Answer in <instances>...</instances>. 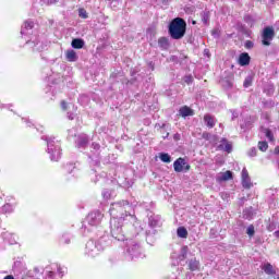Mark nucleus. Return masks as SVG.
<instances>
[{
  "label": "nucleus",
  "instance_id": "nucleus-1",
  "mask_svg": "<svg viewBox=\"0 0 279 279\" xmlns=\"http://www.w3.org/2000/svg\"><path fill=\"white\" fill-rule=\"evenodd\" d=\"M125 206H130L128 201H122L120 203H113L109 210L111 215V234L118 239V234H121V227L123 226V219L128 217L125 211Z\"/></svg>",
  "mask_w": 279,
  "mask_h": 279
},
{
  "label": "nucleus",
  "instance_id": "nucleus-2",
  "mask_svg": "<svg viewBox=\"0 0 279 279\" xmlns=\"http://www.w3.org/2000/svg\"><path fill=\"white\" fill-rule=\"evenodd\" d=\"M169 34L174 40H180V38H184V35L186 34V22H184V20L180 17L174 19L170 23Z\"/></svg>",
  "mask_w": 279,
  "mask_h": 279
},
{
  "label": "nucleus",
  "instance_id": "nucleus-3",
  "mask_svg": "<svg viewBox=\"0 0 279 279\" xmlns=\"http://www.w3.org/2000/svg\"><path fill=\"white\" fill-rule=\"evenodd\" d=\"M274 36H276V32L274 31V27L267 26L266 28H264L263 35H262L263 45H265V47H269V45H271V41L274 40Z\"/></svg>",
  "mask_w": 279,
  "mask_h": 279
},
{
  "label": "nucleus",
  "instance_id": "nucleus-4",
  "mask_svg": "<svg viewBox=\"0 0 279 279\" xmlns=\"http://www.w3.org/2000/svg\"><path fill=\"white\" fill-rule=\"evenodd\" d=\"M48 154H50L51 160L58 162L60 160V145L56 144L54 142H48Z\"/></svg>",
  "mask_w": 279,
  "mask_h": 279
},
{
  "label": "nucleus",
  "instance_id": "nucleus-5",
  "mask_svg": "<svg viewBox=\"0 0 279 279\" xmlns=\"http://www.w3.org/2000/svg\"><path fill=\"white\" fill-rule=\"evenodd\" d=\"M173 169L177 173H182L183 171H190L191 166L181 157L173 162Z\"/></svg>",
  "mask_w": 279,
  "mask_h": 279
},
{
  "label": "nucleus",
  "instance_id": "nucleus-6",
  "mask_svg": "<svg viewBox=\"0 0 279 279\" xmlns=\"http://www.w3.org/2000/svg\"><path fill=\"white\" fill-rule=\"evenodd\" d=\"M241 180L243 189H252V186H254L252 179L250 178V172H247V169L245 168L242 170Z\"/></svg>",
  "mask_w": 279,
  "mask_h": 279
},
{
  "label": "nucleus",
  "instance_id": "nucleus-7",
  "mask_svg": "<svg viewBox=\"0 0 279 279\" xmlns=\"http://www.w3.org/2000/svg\"><path fill=\"white\" fill-rule=\"evenodd\" d=\"M104 216L99 211H94L87 216V221L89 226H98L101 222Z\"/></svg>",
  "mask_w": 279,
  "mask_h": 279
},
{
  "label": "nucleus",
  "instance_id": "nucleus-8",
  "mask_svg": "<svg viewBox=\"0 0 279 279\" xmlns=\"http://www.w3.org/2000/svg\"><path fill=\"white\" fill-rule=\"evenodd\" d=\"M228 180H232V171L227 170L226 172L218 173L217 182H228Z\"/></svg>",
  "mask_w": 279,
  "mask_h": 279
},
{
  "label": "nucleus",
  "instance_id": "nucleus-9",
  "mask_svg": "<svg viewBox=\"0 0 279 279\" xmlns=\"http://www.w3.org/2000/svg\"><path fill=\"white\" fill-rule=\"evenodd\" d=\"M250 60H251V58H250L248 53H246V52L241 53L239 57L240 66H247V64H250Z\"/></svg>",
  "mask_w": 279,
  "mask_h": 279
},
{
  "label": "nucleus",
  "instance_id": "nucleus-10",
  "mask_svg": "<svg viewBox=\"0 0 279 279\" xmlns=\"http://www.w3.org/2000/svg\"><path fill=\"white\" fill-rule=\"evenodd\" d=\"M218 149H222L223 151H232V144H230L227 140H221L220 144L218 145Z\"/></svg>",
  "mask_w": 279,
  "mask_h": 279
},
{
  "label": "nucleus",
  "instance_id": "nucleus-11",
  "mask_svg": "<svg viewBox=\"0 0 279 279\" xmlns=\"http://www.w3.org/2000/svg\"><path fill=\"white\" fill-rule=\"evenodd\" d=\"M65 58L68 62H77V53L75 50H66Z\"/></svg>",
  "mask_w": 279,
  "mask_h": 279
},
{
  "label": "nucleus",
  "instance_id": "nucleus-12",
  "mask_svg": "<svg viewBox=\"0 0 279 279\" xmlns=\"http://www.w3.org/2000/svg\"><path fill=\"white\" fill-rule=\"evenodd\" d=\"M86 251L89 256H95L97 254V246L95 245V242H88L86 244Z\"/></svg>",
  "mask_w": 279,
  "mask_h": 279
},
{
  "label": "nucleus",
  "instance_id": "nucleus-13",
  "mask_svg": "<svg viewBox=\"0 0 279 279\" xmlns=\"http://www.w3.org/2000/svg\"><path fill=\"white\" fill-rule=\"evenodd\" d=\"M204 123H205V125H207V128H213L217 123V121L215 120V118L213 116L205 114Z\"/></svg>",
  "mask_w": 279,
  "mask_h": 279
},
{
  "label": "nucleus",
  "instance_id": "nucleus-14",
  "mask_svg": "<svg viewBox=\"0 0 279 279\" xmlns=\"http://www.w3.org/2000/svg\"><path fill=\"white\" fill-rule=\"evenodd\" d=\"M262 269L268 276H274L276 274V270L274 269V266L271 264H269V263L264 264Z\"/></svg>",
  "mask_w": 279,
  "mask_h": 279
},
{
  "label": "nucleus",
  "instance_id": "nucleus-15",
  "mask_svg": "<svg viewBox=\"0 0 279 279\" xmlns=\"http://www.w3.org/2000/svg\"><path fill=\"white\" fill-rule=\"evenodd\" d=\"M179 114H181L183 117V119H185V117H193L194 112L191 108L189 107H182L179 110Z\"/></svg>",
  "mask_w": 279,
  "mask_h": 279
},
{
  "label": "nucleus",
  "instance_id": "nucleus-16",
  "mask_svg": "<svg viewBox=\"0 0 279 279\" xmlns=\"http://www.w3.org/2000/svg\"><path fill=\"white\" fill-rule=\"evenodd\" d=\"M179 239H186L189 236V231L184 227H179L177 230Z\"/></svg>",
  "mask_w": 279,
  "mask_h": 279
},
{
  "label": "nucleus",
  "instance_id": "nucleus-17",
  "mask_svg": "<svg viewBox=\"0 0 279 279\" xmlns=\"http://www.w3.org/2000/svg\"><path fill=\"white\" fill-rule=\"evenodd\" d=\"M73 49H82L84 47V39L76 38L72 40Z\"/></svg>",
  "mask_w": 279,
  "mask_h": 279
},
{
  "label": "nucleus",
  "instance_id": "nucleus-18",
  "mask_svg": "<svg viewBox=\"0 0 279 279\" xmlns=\"http://www.w3.org/2000/svg\"><path fill=\"white\" fill-rule=\"evenodd\" d=\"M159 159L161 160V162H171V155L167 154V153H160L159 154Z\"/></svg>",
  "mask_w": 279,
  "mask_h": 279
},
{
  "label": "nucleus",
  "instance_id": "nucleus-19",
  "mask_svg": "<svg viewBox=\"0 0 279 279\" xmlns=\"http://www.w3.org/2000/svg\"><path fill=\"white\" fill-rule=\"evenodd\" d=\"M158 45L161 49H167L169 47V40L165 37L158 39Z\"/></svg>",
  "mask_w": 279,
  "mask_h": 279
},
{
  "label": "nucleus",
  "instance_id": "nucleus-20",
  "mask_svg": "<svg viewBox=\"0 0 279 279\" xmlns=\"http://www.w3.org/2000/svg\"><path fill=\"white\" fill-rule=\"evenodd\" d=\"M189 266L192 271H197V269H199V262H197L196 259H192L190 260Z\"/></svg>",
  "mask_w": 279,
  "mask_h": 279
},
{
  "label": "nucleus",
  "instance_id": "nucleus-21",
  "mask_svg": "<svg viewBox=\"0 0 279 279\" xmlns=\"http://www.w3.org/2000/svg\"><path fill=\"white\" fill-rule=\"evenodd\" d=\"M269 148V145L267 144V142H259L258 143V149L260 150V151H265L266 149H268Z\"/></svg>",
  "mask_w": 279,
  "mask_h": 279
},
{
  "label": "nucleus",
  "instance_id": "nucleus-22",
  "mask_svg": "<svg viewBox=\"0 0 279 279\" xmlns=\"http://www.w3.org/2000/svg\"><path fill=\"white\" fill-rule=\"evenodd\" d=\"M78 15L81 16V19H88V13H86V10L84 9H80Z\"/></svg>",
  "mask_w": 279,
  "mask_h": 279
},
{
  "label": "nucleus",
  "instance_id": "nucleus-23",
  "mask_svg": "<svg viewBox=\"0 0 279 279\" xmlns=\"http://www.w3.org/2000/svg\"><path fill=\"white\" fill-rule=\"evenodd\" d=\"M246 233L248 234V236H254V226H250L246 229Z\"/></svg>",
  "mask_w": 279,
  "mask_h": 279
},
{
  "label": "nucleus",
  "instance_id": "nucleus-24",
  "mask_svg": "<svg viewBox=\"0 0 279 279\" xmlns=\"http://www.w3.org/2000/svg\"><path fill=\"white\" fill-rule=\"evenodd\" d=\"M250 86H252V78L247 77L244 81V87L250 88Z\"/></svg>",
  "mask_w": 279,
  "mask_h": 279
},
{
  "label": "nucleus",
  "instance_id": "nucleus-25",
  "mask_svg": "<svg viewBox=\"0 0 279 279\" xmlns=\"http://www.w3.org/2000/svg\"><path fill=\"white\" fill-rule=\"evenodd\" d=\"M34 27V22H25L24 23V28L25 29H32Z\"/></svg>",
  "mask_w": 279,
  "mask_h": 279
},
{
  "label": "nucleus",
  "instance_id": "nucleus-26",
  "mask_svg": "<svg viewBox=\"0 0 279 279\" xmlns=\"http://www.w3.org/2000/svg\"><path fill=\"white\" fill-rule=\"evenodd\" d=\"M265 134L269 141H274V134L271 133V131L266 130Z\"/></svg>",
  "mask_w": 279,
  "mask_h": 279
},
{
  "label": "nucleus",
  "instance_id": "nucleus-27",
  "mask_svg": "<svg viewBox=\"0 0 279 279\" xmlns=\"http://www.w3.org/2000/svg\"><path fill=\"white\" fill-rule=\"evenodd\" d=\"M185 82H186L187 84H191V82H193V76H186V77H185Z\"/></svg>",
  "mask_w": 279,
  "mask_h": 279
},
{
  "label": "nucleus",
  "instance_id": "nucleus-28",
  "mask_svg": "<svg viewBox=\"0 0 279 279\" xmlns=\"http://www.w3.org/2000/svg\"><path fill=\"white\" fill-rule=\"evenodd\" d=\"M3 210H12V205L10 204L4 205Z\"/></svg>",
  "mask_w": 279,
  "mask_h": 279
},
{
  "label": "nucleus",
  "instance_id": "nucleus-29",
  "mask_svg": "<svg viewBox=\"0 0 279 279\" xmlns=\"http://www.w3.org/2000/svg\"><path fill=\"white\" fill-rule=\"evenodd\" d=\"M250 156H256V148L251 149Z\"/></svg>",
  "mask_w": 279,
  "mask_h": 279
},
{
  "label": "nucleus",
  "instance_id": "nucleus-30",
  "mask_svg": "<svg viewBox=\"0 0 279 279\" xmlns=\"http://www.w3.org/2000/svg\"><path fill=\"white\" fill-rule=\"evenodd\" d=\"M62 110H66V104L64 101L61 102Z\"/></svg>",
  "mask_w": 279,
  "mask_h": 279
},
{
  "label": "nucleus",
  "instance_id": "nucleus-31",
  "mask_svg": "<svg viewBox=\"0 0 279 279\" xmlns=\"http://www.w3.org/2000/svg\"><path fill=\"white\" fill-rule=\"evenodd\" d=\"M102 196L105 197V199H108L110 197V194H108V192H105Z\"/></svg>",
  "mask_w": 279,
  "mask_h": 279
},
{
  "label": "nucleus",
  "instance_id": "nucleus-32",
  "mask_svg": "<svg viewBox=\"0 0 279 279\" xmlns=\"http://www.w3.org/2000/svg\"><path fill=\"white\" fill-rule=\"evenodd\" d=\"M275 154H277V156H279V146H277V147L275 148Z\"/></svg>",
  "mask_w": 279,
  "mask_h": 279
},
{
  "label": "nucleus",
  "instance_id": "nucleus-33",
  "mask_svg": "<svg viewBox=\"0 0 279 279\" xmlns=\"http://www.w3.org/2000/svg\"><path fill=\"white\" fill-rule=\"evenodd\" d=\"M3 279H14V277L12 275H9V276L4 277Z\"/></svg>",
  "mask_w": 279,
  "mask_h": 279
},
{
  "label": "nucleus",
  "instance_id": "nucleus-34",
  "mask_svg": "<svg viewBox=\"0 0 279 279\" xmlns=\"http://www.w3.org/2000/svg\"><path fill=\"white\" fill-rule=\"evenodd\" d=\"M48 278H53V272L49 271L48 272Z\"/></svg>",
  "mask_w": 279,
  "mask_h": 279
},
{
  "label": "nucleus",
  "instance_id": "nucleus-35",
  "mask_svg": "<svg viewBox=\"0 0 279 279\" xmlns=\"http://www.w3.org/2000/svg\"><path fill=\"white\" fill-rule=\"evenodd\" d=\"M203 138H208V134H207V133H204V134H203Z\"/></svg>",
  "mask_w": 279,
  "mask_h": 279
},
{
  "label": "nucleus",
  "instance_id": "nucleus-36",
  "mask_svg": "<svg viewBox=\"0 0 279 279\" xmlns=\"http://www.w3.org/2000/svg\"><path fill=\"white\" fill-rule=\"evenodd\" d=\"M246 47H252V43L247 41Z\"/></svg>",
  "mask_w": 279,
  "mask_h": 279
},
{
  "label": "nucleus",
  "instance_id": "nucleus-37",
  "mask_svg": "<svg viewBox=\"0 0 279 279\" xmlns=\"http://www.w3.org/2000/svg\"><path fill=\"white\" fill-rule=\"evenodd\" d=\"M275 234H276L277 236H279V231H276Z\"/></svg>",
  "mask_w": 279,
  "mask_h": 279
},
{
  "label": "nucleus",
  "instance_id": "nucleus-38",
  "mask_svg": "<svg viewBox=\"0 0 279 279\" xmlns=\"http://www.w3.org/2000/svg\"><path fill=\"white\" fill-rule=\"evenodd\" d=\"M69 119H71V120H72L73 118H72V117H69Z\"/></svg>",
  "mask_w": 279,
  "mask_h": 279
}]
</instances>
